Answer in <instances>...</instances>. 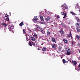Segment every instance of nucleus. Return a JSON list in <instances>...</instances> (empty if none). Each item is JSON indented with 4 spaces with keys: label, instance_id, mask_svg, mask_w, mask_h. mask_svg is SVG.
I'll list each match as a JSON object with an SVG mask.
<instances>
[{
    "label": "nucleus",
    "instance_id": "13",
    "mask_svg": "<svg viewBox=\"0 0 80 80\" xmlns=\"http://www.w3.org/2000/svg\"><path fill=\"white\" fill-rule=\"evenodd\" d=\"M67 35L68 36V37H71V36L72 35V33H71V32H70V33L69 34H67Z\"/></svg>",
    "mask_w": 80,
    "mask_h": 80
},
{
    "label": "nucleus",
    "instance_id": "31",
    "mask_svg": "<svg viewBox=\"0 0 80 80\" xmlns=\"http://www.w3.org/2000/svg\"><path fill=\"white\" fill-rule=\"evenodd\" d=\"M40 23H41V24H43V25H44V24H45V23L44 22H40Z\"/></svg>",
    "mask_w": 80,
    "mask_h": 80
},
{
    "label": "nucleus",
    "instance_id": "25",
    "mask_svg": "<svg viewBox=\"0 0 80 80\" xmlns=\"http://www.w3.org/2000/svg\"><path fill=\"white\" fill-rule=\"evenodd\" d=\"M45 20H47V21H48V20H50V18H46L45 19Z\"/></svg>",
    "mask_w": 80,
    "mask_h": 80
},
{
    "label": "nucleus",
    "instance_id": "49",
    "mask_svg": "<svg viewBox=\"0 0 80 80\" xmlns=\"http://www.w3.org/2000/svg\"><path fill=\"white\" fill-rule=\"evenodd\" d=\"M3 18H5V17H3Z\"/></svg>",
    "mask_w": 80,
    "mask_h": 80
},
{
    "label": "nucleus",
    "instance_id": "6",
    "mask_svg": "<svg viewBox=\"0 0 80 80\" xmlns=\"http://www.w3.org/2000/svg\"><path fill=\"white\" fill-rule=\"evenodd\" d=\"M72 63L74 64V65H76L77 62L75 61H72Z\"/></svg>",
    "mask_w": 80,
    "mask_h": 80
},
{
    "label": "nucleus",
    "instance_id": "45",
    "mask_svg": "<svg viewBox=\"0 0 80 80\" xmlns=\"http://www.w3.org/2000/svg\"><path fill=\"white\" fill-rule=\"evenodd\" d=\"M55 23H53V24L54 25H55Z\"/></svg>",
    "mask_w": 80,
    "mask_h": 80
},
{
    "label": "nucleus",
    "instance_id": "12",
    "mask_svg": "<svg viewBox=\"0 0 80 80\" xmlns=\"http://www.w3.org/2000/svg\"><path fill=\"white\" fill-rule=\"evenodd\" d=\"M2 25H3V26H4V27H7V24L5 23H2Z\"/></svg>",
    "mask_w": 80,
    "mask_h": 80
},
{
    "label": "nucleus",
    "instance_id": "23",
    "mask_svg": "<svg viewBox=\"0 0 80 80\" xmlns=\"http://www.w3.org/2000/svg\"><path fill=\"white\" fill-rule=\"evenodd\" d=\"M8 30H9V31H12V27L10 26L9 28H8Z\"/></svg>",
    "mask_w": 80,
    "mask_h": 80
},
{
    "label": "nucleus",
    "instance_id": "24",
    "mask_svg": "<svg viewBox=\"0 0 80 80\" xmlns=\"http://www.w3.org/2000/svg\"><path fill=\"white\" fill-rule=\"evenodd\" d=\"M66 54L68 55H70L71 54V53H70V52H68L66 53Z\"/></svg>",
    "mask_w": 80,
    "mask_h": 80
},
{
    "label": "nucleus",
    "instance_id": "29",
    "mask_svg": "<svg viewBox=\"0 0 80 80\" xmlns=\"http://www.w3.org/2000/svg\"><path fill=\"white\" fill-rule=\"evenodd\" d=\"M5 17H8V14H6L5 15Z\"/></svg>",
    "mask_w": 80,
    "mask_h": 80
},
{
    "label": "nucleus",
    "instance_id": "10",
    "mask_svg": "<svg viewBox=\"0 0 80 80\" xmlns=\"http://www.w3.org/2000/svg\"><path fill=\"white\" fill-rule=\"evenodd\" d=\"M36 26L37 27V28H36V29H37V28H38L39 29H41V28H40V26H39L38 25H36Z\"/></svg>",
    "mask_w": 80,
    "mask_h": 80
},
{
    "label": "nucleus",
    "instance_id": "43",
    "mask_svg": "<svg viewBox=\"0 0 80 80\" xmlns=\"http://www.w3.org/2000/svg\"><path fill=\"white\" fill-rule=\"evenodd\" d=\"M51 25H52V26H53V25L52 24H51Z\"/></svg>",
    "mask_w": 80,
    "mask_h": 80
},
{
    "label": "nucleus",
    "instance_id": "40",
    "mask_svg": "<svg viewBox=\"0 0 80 80\" xmlns=\"http://www.w3.org/2000/svg\"><path fill=\"white\" fill-rule=\"evenodd\" d=\"M52 22H53V21H51V22H50V23H52Z\"/></svg>",
    "mask_w": 80,
    "mask_h": 80
},
{
    "label": "nucleus",
    "instance_id": "21",
    "mask_svg": "<svg viewBox=\"0 0 80 80\" xmlns=\"http://www.w3.org/2000/svg\"><path fill=\"white\" fill-rule=\"evenodd\" d=\"M23 34H25V33H26V30L24 29H23Z\"/></svg>",
    "mask_w": 80,
    "mask_h": 80
},
{
    "label": "nucleus",
    "instance_id": "5",
    "mask_svg": "<svg viewBox=\"0 0 80 80\" xmlns=\"http://www.w3.org/2000/svg\"><path fill=\"white\" fill-rule=\"evenodd\" d=\"M62 62L63 63H68V61L65 60V59H63L62 60Z\"/></svg>",
    "mask_w": 80,
    "mask_h": 80
},
{
    "label": "nucleus",
    "instance_id": "26",
    "mask_svg": "<svg viewBox=\"0 0 80 80\" xmlns=\"http://www.w3.org/2000/svg\"><path fill=\"white\" fill-rule=\"evenodd\" d=\"M61 15H65V12H61Z\"/></svg>",
    "mask_w": 80,
    "mask_h": 80
},
{
    "label": "nucleus",
    "instance_id": "35",
    "mask_svg": "<svg viewBox=\"0 0 80 80\" xmlns=\"http://www.w3.org/2000/svg\"><path fill=\"white\" fill-rule=\"evenodd\" d=\"M57 18H60V16L59 15H58V16L57 15Z\"/></svg>",
    "mask_w": 80,
    "mask_h": 80
},
{
    "label": "nucleus",
    "instance_id": "14",
    "mask_svg": "<svg viewBox=\"0 0 80 80\" xmlns=\"http://www.w3.org/2000/svg\"><path fill=\"white\" fill-rule=\"evenodd\" d=\"M28 45H29L31 47H32V42H31L30 41L28 43Z\"/></svg>",
    "mask_w": 80,
    "mask_h": 80
},
{
    "label": "nucleus",
    "instance_id": "17",
    "mask_svg": "<svg viewBox=\"0 0 80 80\" xmlns=\"http://www.w3.org/2000/svg\"><path fill=\"white\" fill-rule=\"evenodd\" d=\"M52 42H56V41L55 40V39L54 38H52Z\"/></svg>",
    "mask_w": 80,
    "mask_h": 80
},
{
    "label": "nucleus",
    "instance_id": "47",
    "mask_svg": "<svg viewBox=\"0 0 80 80\" xmlns=\"http://www.w3.org/2000/svg\"><path fill=\"white\" fill-rule=\"evenodd\" d=\"M79 53H80V50H79Z\"/></svg>",
    "mask_w": 80,
    "mask_h": 80
},
{
    "label": "nucleus",
    "instance_id": "37",
    "mask_svg": "<svg viewBox=\"0 0 80 80\" xmlns=\"http://www.w3.org/2000/svg\"><path fill=\"white\" fill-rule=\"evenodd\" d=\"M62 33H63V31H62V30H61L60 31L61 33H62Z\"/></svg>",
    "mask_w": 80,
    "mask_h": 80
},
{
    "label": "nucleus",
    "instance_id": "4",
    "mask_svg": "<svg viewBox=\"0 0 80 80\" xmlns=\"http://www.w3.org/2000/svg\"><path fill=\"white\" fill-rule=\"evenodd\" d=\"M76 38H77V39H78V40H79L80 41V36H78L77 35H76Z\"/></svg>",
    "mask_w": 80,
    "mask_h": 80
},
{
    "label": "nucleus",
    "instance_id": "8",
    "mask_svg": "<svg viewBox=\"0 0 80 80\" xmlns=\"http://www.w3.org/2000/svg\"><path fill=\"white\" fill-rule=\"evenodd\" d=\"M76 18L77 19V22H79V23H80V19H79V18L77 17Z\"/></svg>",
    "mask_w": 80,
    "mask_h": 80
},
{
    "label": "nucleus",
    "instance_id": "27",
    "mask_svg": "<svg viewBox=\"0 0 80 80\" xmlns=\"http://www.w3.org/2000/svg\"><path fill=\"white\" fill-rule=\"evenodd\" d=\"M71 13L72 15H75V13L73 12H71Z\"/></svg>",
    "mask_w": 80,
    "mask_h": 80
},
{
    "label": "nucleus",
    "instance_id": "38",
    "mask_svg": "<svg viewBox=\"0 0 80 80\" xmlns=\"http://www.w3.org/2000/svg\"><path fill=\"white\" fill-rule=\"evenodd\" d=\"M65 6L62 5V6H61V7H63V8L64 7V8H65Z\"/></svg>",
    "mask_w": 80,
    "mask_h": 80
},
{
    "label": "nucleus",
    "instance_id": "32",
    "mask_svg": "<svg viewBox=\"0 0 80 80\" xmlns=\"http://www.w3.org/2000/svg\"><path fill=\"white\" fill-rule=\"evenodd\" d=\"M40 30H41V32H42V33H43V29H42V28H41V29H40Z\"/></svg>",
    "mask_w": 80,
    "mask_h": 80
},
{
    "label": "nucleus",
    "instance_id": "46",
    "mask_svg": "<svg viewBox=\"0 0 80 80\" xmlns=\"http://www.w3.org/2000/svg\"><path fill=\"white\" fill-rule=\"evenodd\" d=\"M28 39V38H26V40H27V41H28V40H27Z\"/></svg>",
    "mask_w": 80,
    "mask_h": 80
},
{
    "label": "nucleus",
    "instance_id": "50",
    "mask_svg": "<svg viewBox=\"0 0 80 80\" xmlns=\"http://www.w3.org/2000/svg\"><path fill=\"white\" fill-rule=\"evenodd\" d=\"M64 10H64V11H65Z\"/></svg>",
    "mask_w": 80,
    "mask_h": 80
},
{
    "label": "nucleus",
    "instance_id": "20",
    "mask_svg": "<svg viewBox=\"0 0 80 80\" xmlns=\"http://www.w3.org/2000/svg\"><path fill=\"white\" fill-rule=\"evenodd\" d=\"M76 30H77V32H80V29L79 28H76Z\"/></svg>",
    "mask_w": 80,
    "mask_h": 80
},
{
    "label": "nucleus",
    "instance_id": "1",
    "mask_svg": "<svg viewBox=\"0 0 80 80\" xmlns=\"http://www.w3.org/2000/svg\"><path fill=\"white\" fill-rule=\"evenodd\" d=\"M75 25L77 28H80V24H79V23L78 22H76V23Z\"/></svg>",
    "mask_w": 80,
    "mask_h": 80
},
{
    "label": "nucleus",
    "instance_id": "39",
    "mask_svg": "<svg viewBox=\"0 0 80 80\" xmlns=\"http://www.w3.org/2000/svg\"><path fill=\"white\" fill-rule=\"evenodd\" d=\"M78 68H80V64L78 65Z\"/></svg>",
    "mask_w": 80,
    "mask_h": 80
},
{
    "label": "nucleus",
    "instance_id": "41",
    "mask_svg": "<svg viewBox=\"0 0 80 80\" xmlns=\"http://www.w3.org/2000/svg\"><path fill=\"white\" fill-rule=\"evenodd\" d=\"M71 38H73L72 37V35L71 36Z\"/></svg>",
    "mask_w": 80,
    "mask_h": 80
},
{
    "label": "nucleus",
    "instance_id": "44",
    "mask_svg": "<svg viewBox=\"0 0 80 80\" xmlns=\"http://www.w3.org/2000/svg\"><path fill=\"white\" fill-rule=\"evenodd\" d=\"M9 13H10V15H11V12H10Z\"/></svg>",
    "mask_w": 80,
    "mask_h": 80
},
{
    "label": "nucleus",
    "instance_id": "30",
    "mask_svg": "<svg viewBox=\"0 0 80 80\" xmlns=\"http://www.w3.org/2000/svg\"><path fill=\"white\" fill-rule=\"evenodd\" d=\"M6 20L7 21H8V22L9 21V18H6Z\"/></svg>",
    "mask_w": 80,
    "mask_h": 80
},
{
    "label": "nucleus",
    "instance_id": "15",
    "mask_svg": "<svg viewBox=\"0 0 80 80\" xmlns=\"http://www.w3.org/2000/svg\"><path fill=\"white\" fill-rule=\"evenodd\" d=\"M64 16L63 17V18H65L67 17V13L66 12H65Z\"/></svg>",
    "mask_w": 80,
    "mask_h": 80
},
{
    "label": "nucleus",
    "instance_id": "28",
    "mask_svg": "<svg viewBox=\"0 0 80 80\" xmlns=\"http://www.w3.org/2000/svg\"><path fill=\"white\" fill-rule=\"evenodd\" d=\"M32 45H33V46H34V47H36V46H35V43H33L32 44Z\"/></svg>",
    "mask_w": 80,
    "mask_h": 80
},
{
    "label": "nucleus",
    "instance_id": "7",
    "mask_svg": "<svg viewBox=\"0 0 80 80\" xmlns=\"http://www.w3.org/2000/svg\"><path fill=\"white\" fill-rule=\"evenodd\" d=\"M35 20H38V18H37V17L35 16L34 17V18L33 19V21H35Z\"/></svg>",
    "mask_w": 80,
    "mask_h": 80
},
{
    "label": "nucleus",
    "instance_id": "48",
    "mask_svg": "<svg viewBox=\"0 0 80 80\" xmlns=\"http://www.w3.org/2000/svg\"><path fill=\"white\" fill-rule=\"evenodd\" d=\"M48 42H49V40H48Z\"/></svg>",
    "mask_w": 80,
    "mask_h": 80
},
{
    "label": "nucleus",
    "instance_id": "3",
    "mask_svg": "<svg viewBox=\"0 0 80 80\" xmlns=\"http://www.w3.org/2000/svg\"><path fill=\"white\" fill-rule=\"evenodd\" d=\"M52 48H54V49H55L56 48H57V46H56V44H53L52 45Z\"/></svg>",
    "mask_w": 80,
    "mask_h": 80
},
{
    "label": "nucleus",
    "instance_id": "19",
    "mask_svg": "<svg viewBox=\"0 0 80 80\" xmlns=\"http://www.w3.org/2000/svg\"><path fill=\"white\" fill-rule=\"evenodd\" d=\"M33 37H34V38H37V35L36 34H34L33 35Z\"/></svg>",
    "mask_w": 80,
    "mask_h": 80
},
{
    "label": "nucleus",
    "instance_id": "18",
    "mask_svg": "<svg viewBox=\"0 0 80 80\" xmlns=\"http://www.w3.org/2000/svg\"><path fill=\"white\" fill-rule=\"evenodd\" d=\"M63 41L64 42V43H67V42H68V41L66 39H63Z\"/></svg>",
    "mask_w": 80,
    "mask_h": 80
},
{
    "label": "nucleus",
    "instance_id": "22",
    "mask_svg": "<svg viewBox=\"0 0 80 80\" xmlns=\"http://www.w3.org/2000/svg\"><path fill=\"white\" fill-rule=\"evenodd\" d=\"M42 49V50H43V51H45V50H47V48L44 47Z\"/></svg>",
    "mask_w": 80,
    "mask_h": 80
},
{
    "label": "nucleus",
    "instance_id": "11",
    "mask_svg": "<svg viewBox=\"0 0 80 80\" xmlns=\"http://www.w3.org/2000/svg\"><path fill=\"white\" fill-rule=\"evenodd\" d=\"M41 20V21H44V19H43V16H42L40 17Z\"/></svg>",
    "mask_w": 80,
    "mask_h": 80
},
{
    "label": "nucleus",
    "instance_id": "2",
    "mask_svg": "<svg viewBox=\"0 0 80 80\" xmlns=\"http://www.w3.org/2000/svg\"><path fill=\"white\" fill-rule=\"evenodd\" d=\"M30 38L31 40H32V41H35V40H36V39L33 37L31 36L30 37Z\"/></svg>",
    "mask_w": 80,
    "mask_h": 80
},
{
    "label": "nucleus",
    "instance_id": "33",
    "mask_svg": "<svg viewBox=\"0 0 80 80\" xmlns=\"http://www.w3.org/2000/svg\"><path fill=\"white\" fill-rule=\"evenodd\" d=\"M70 50H71L69 48V49H68V50L67 51V52H70Z\"/></svg>",
    "mask_w": 80,
    "mask_h": 80
},
{
    "label": "nucleus",
    "instance_id": "9",
    "mask_svg": "<svg viewBox=\"0 0 80 80\" xmlns=\"http://www.w3.org/2000/svg\"><path fill=\"white\" fill-rule=\"evenodd\" d=\"M24 25V24L23 23V22H22L20 23L19 24V26H20V27H22V25Z\"/></svg>",
    "mask_w": 80,
    "mask_h": 80
},
{
    "label": "nucleus",
    "instance_id": "34",
    "mask_svg": "<svg viewBox=\"0 0 80 80\" xmlns=\"http://www.w3.org/2000/svg\"><path fill=\"white\" fill-rule=\"evenodd\" d=\"M64 8L65 9H68V7H67L65 6V7Z\"/></svg>",
    "mask_w": 80,
    "mask_h": 80
},
{
    "label": "nucleus",
    "instance_id": "36",
    "mask_svg": "<svg viewBox=\"0 0 80 80\" xmlns=\"http://www.w3.org/2000/svg\"><path fill=\"white\" fill-rule=\"evenodd\" d=\"M28 31H29V32H32V30H30L29 28H28Z\"/></svg>",
    "mask_w": 80,
    "mask_h": 80
},
{
    "label": "nucleus",
    "instance_id": "42",
    "mask_svg": "<svg viewBox=\"0 0 80 80\" xmlns=\"http://www.w3.org/2000/svg\"><path fill=\"white\" fill-rule=\"evenodd\" d=\"M59 50H61V48H59Z\"/></svg>",
    "mask_w": 80,
    "mask_h": 80
},
{
    "label": "nucleus",
    "instance_id": "16",
    "mask_svg": "<svg viewBox=\"0 0 80 80\" xmlns=\"http://www.w3.org/2000/svg\"><path fill=\"white\" fill-rule=\"evenodd\" d=\"M47 35H48V36H49V35H50V32L48 31L47 32Z\"/></svg>",
    "mask_w": 80,
    "mask_h": 80
}]
</instances>
